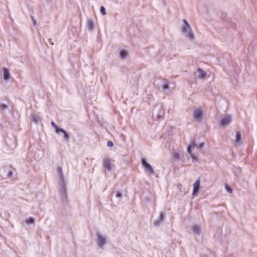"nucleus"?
Masks as SVG:
<instances>
[{
  "instance_id": "6",
  "label": "nucleus",
  "mask_w": 257,
  "mask_h": 257,
  "mask_svg": "<svg viewBox=\"0 0 257 257\" xmlns=\"http://www.w3.org/2000/svg\"><path fill=\"white\" fill-rule=\"evenodd\" d=\"M196 77L201 79H204L206 76V72L203 71L201 68H198L197 72L195 73Z\"/></svg>"
},
{
  "instance_id": "5",
  "label": "nucleus",
  "mask_w": 257,
  "mask_h": 257,
  "mask_svg": "<svg viewBox=\"0 0 257 257\" xmlns=\"http://www.w3.org/2000/svg\"><path fill=\"white\" fill-rule=\"evenodd\" d=\"M231 121V117L230 115L226 114L223 116L220 121V124L225 126L228 125Z\"/></svg>"
},
{
  "instance_id": "31",
  "label": "nucleus",
  "mask_w": 257,
  "mask_h": 257,
  "mask_svg": "<svg viewBox=\"0 0 257 257\" xmlns=\"http://www.w3.org/2000/svg\"><path fill=\"white\" fill-rule=\"evenodd\" d=\"M162 117V115L161 114H158L157 116V119H160Z\"/></svg>"
},
{
  "instance_id": "27",
  "label": "nucleus",
  "mask_w": 257,
  "mask_h": 257,
  "mask_svg": "<svg viewBox=\"0 0 257 257\" xmlns=\"http://www.w3.org/2000/svg\"><path fill=\"white\" fill-rule=\"evenodd\" d=\"M159 219L160 221H161L162 220L164 219V215L163 214V213H161L160 214V216L159 217Z\"/></svg>"
},
{
  "instance_id": "23",
  "label": "nucleus",
  "mask_w": 257,
  "mask_h": 257,
  "mask_svg": "<svg viewBox=\"0 0 257 257\" xmlns=\"http://www.w3.org/2000/svg\"><path fill=\"white\" fill-rule=\"evenodd\" d=\"M7 108V106L5 104H2L0 105V109L2 110H4Z\"/></svg>"
},
{
  "instance_id": "15",
  "label": "nucleus",
  "mask_w": 257,
  "mask_h": 257,
  "mask_svg": "<svg viewBox=\"0 0 257 257\" xmlns=\"http://www.w3.org/2000/svg\"><path fill=\"white\" fill-rule=\"evenodd\" d=\"M173 158L176 160H180L182 159L183 156L182 154H181L179 152H174L172 154Z\"/></svg>"
},
{
  "instance_id": "26",
  "label": "nucleus",
  "mask_w": 257,
  "mask_h": 257,
  "mask_svg": "<svg viewBox=\"0 0 257 257\" xmlns=\"http://www.w3.org/2000/svg\"><path fill=\"white\" fill-rule=\"evenodd\" d=\"M187 152L189 154H192V152H191V146L190 145L189 146H188L187 147Z\"/></svg>"
},
{
  "instance_id": "24",
  "label": "nucleus",
  "mask_w": 257,
  "mask_h": 257,
  "mask_svg": "<svg viewBox=\"0 0 257 257\" xmlns=\"http://www.w3.org/2000/svg\"><path fill=\"white\" fill-rule=\"evenodd\" d=\"M226 190L230 193L232 192V189L227 185L225 186Z\"/></svg>"
},
{
  "instance_id": "7",
  "label": "nucleus",
  "mask_w": 257,
  "mask_h": 257,
  "mask_svg": "<svg viewBox=\"0 0 257 257\" xmlns=\"http://www.w3.org/2000/svg\"><path fill=\"white\" fill-rule=\"evenodd\" d=\"M202 111L200 109H196L193 112V117L196 120L200 121L202 119Z\"/></svg>"
},
{
  "instance_id": "11",
  "label": "nucleus",
  "mask_w": 257,
  "mask_h": 257,
  "mask_svg": "<svg viewBox=\"0 0 257 257\" xmlns=\"http://www.w3.org/2000/svg\"><path fill=\"white\" fill-rule=\"evenodd\" d=\"M31 119L35 123H38L41 120V117L36 113H33L31 115Z\"/></svg>"
},
{
  "instance_id": "9",
  "label": "nucleus",
  "mask_w": 257,
  "mask_h": 257,
  "mask_svg": "<svg viewBox=\"0 0 257 257\" xmlns=\"http://www.w3.org/2000/svg\"><path fill=\"white\" fill-rule=\"evenodd\" d=\"M59 177V184L61 188V191L65 193V191H66V188H65L64 176H60Z\"/></svg>"
},
{
  "instance_id": "1",
  "label": "nucleus",
  "mask_w": 257,
  "mask_h": 257,
  "mask_svg": "<svg viewBox=\"0 0 257 257\" xmlns=\"http://www.w3.org/2000/svg\"><path fill=\"white\" fill-rule=\"evenodd\" d=\"M181 31L183 34L190 40L193 41L194 40L195 36L193 31L186 20H183V25L182 27Z\"/></svg>"
},
{
  "instance_id": "32",
  "label": "nucleus",
  "mask_w": 257,
  "mask_h": 257,
  "mask_svg": "<svg viewBox=\"0 0 257 257\" xmlns=\"http://www.w3.org/2000/svg\"><path fill=\"white\" fill-rule=\"evenodd\" d=\"M49 43H50V44H51L52 45H53V44H53V42H52V40H51V39H50L49 40Z\"/></svg>"
},
{
  "instance_id": "10",
  "label": "nucleus",
  "mask_w": 257,
  "mask_h": 257,
  "mask_svg": "<svg viewBox=\"0 0 257 257\" xmlns=\"http://www.w3.org/2000/svg\"><path fill=\"white\" fill-rule=\"evenodd\" d=\"M200 185V179H197L195 182L193 184V190L192 194L195 195L199 191Z\"/></svg>"
},
{
  "instance_id": "28",
  "label": "nucleus",
  "mask_w": 257,
  "mask_h": 257,
  "mask_svg": "<svg viewBox=\"0 0 257 257\" xmlns=\"http://www.w3.org/2000/svg\"><path fill=\"white\" fill-rule=\"evenodd\" d=\"M107 145L109 147H111L113 146V143L112 142L109 141V142H107Z\"/></svg>"
},
{
  "instance_id": "22",
  "label": "nucleus",
  "mask_w": 257,
  "mask_h": 257,
  "mask_svg": "<svg viewBox=\"0 0 257 257\" xmlns=\"http://www.w3.org/2000/svg\"><path fill=\"white\" fill-rule=\"evenodd\" d=\"M100 13L103 16H105L106 14L105 9L103 6H101L100 9Z\"/></svg>"
},
{
  "instance_id": "3",
  "label": "nucleus",
  "mask_w": 257,
  "mask_h": 257,
  "mask_svg": "<svg viewBox=\"0 0 257 257\" xmlns=\"http://www.w3.org/2000/svg\"><path fill=\"white\" fill-rule=\"evenodd\" d=\"M142 164L144 168L145 171L148 175H152L154 173V170L152 166L148 163L145 159L142 160Z\"/></svg>"
},
{
  "instance_id": "17",
  "label": "nucleus",
  "mask_w": 257,
  "mask_h": 257,
  "mask_svg": "<svg viewBox=\"0 0 257 257\" xmlns=\"http://www.w3.org/2000/svg\"><path fill=\"white\" fill-rule=\"evenodd\" d=\"M87 27L90 31H91L93 28V22L91 20H88L87 21Z\"/></svg>"
},
{
  "instance_id": "8",
  "label": "nucleus",
  "mask_w": 257,
  "mask_h": 257,
  "mask_svg": "<svg viewBox=\"0 0 257 257\" xmlns=\"http://www.w3.org/2000/svg\"><path fill=\"white\" fill-rule=\"evenodd\" d=\"M234 145L235 146H238L241 143V135L239 132H236L235 137L233 140Z\"/></svg>"
},
{
  "instance_id": "16",
  "label": "nucleus",
  "mask_w": 257,
  "mask_h": 257,
  "mask_svg": "<svg viewBox=\"0 0 257 257\" xmlns=\"http://www.w3.org/2000/svg\"><path fill=\"white\" fill-rule=\"evenodd\" d=\"M128 56L127 52L125 50H121L119 52V57L121 59H124Z\"/></svg>"
},
{
  "instance_id": "25",
  "label": "nucleus",
  "mask_w": 257,
  "mask_h": 257,
  "mask_svg": "<svg viewBox=\"0 0 257 257\" xmlns=\"http://www.w3.org/2000/svg\"><path fill=\"white\" fill-rule=\"evenodd\" d=\"M191 157V158L192 160H196V159H197V157L196 156V155L193 153L190 154Z\"/></svg>"
},
{
  "instance_id": "29",
  "label": "nucleus",
  "mask_w": 257,
  "mask_h": 257,
  "mask_svg": "<svg viewBox=\"0 0 257 257\" xmlns=\"http://www.w3.org/2000/svg\"><path fill=\"white\" fill-rule=\"evenodd\" d=\"M32 22L33 24L35 26L37 25V21L35 19H34L33 18H32Z\"/></svg>"
},
{
  "instance_id": "4",
  "label": "nucleus",
  "mask_w": 257,
  "mask_h": 257,
  "mask_svg": "<svg viewBox=\"0 0 257 257\" xmlns=\"http://www.w3.org/2000/svg\"><path fill=\"white\" fill-rule=\"evenodd\" d=\"M103 166L105 170L109 172L111 171L114 167V166L111 162V160L107 158L103 160Z\"/></svg>"
},
{
  "instance_id": "13",
  "label": "nucleus",
  "mask_w": 257,
  "mask_h": 257,
  "mask_svg": "<svg viewBox=\"0 0 257 257\" xmlns=\"http://www.w3.org/2000/svg\"><path fill=\"white\" fill-rule=\"evenodd\" d=\"M60 133H62L63 135V139L64 141L68 142L69 141V135L67 133V132L63 129L61 128L59 131V134Z\"/></svg>"
},
{
  "instance_id": "33",
  "label": "nucleus",
  "mask_w": 257,
  "mask_h": 257,
  "mask_svg": "<svg viewBox=\"0 0 257 257\" xmlns=\"http://www.w3.org/2000/svg\"><path fill=\"white\" fill-rule=\"evenodd\" d=\"M203 146V144H200V146H199V148H201Z\"/></svg>"
},
{
  "instance_id": "12",
  "label": "nucleus",
  "mask_w": 257,
  "mask_h": 257,
  "mask_svg": "<svg viewBox=\"0 0 257 257\" xmlns=\"http://www.w3.org/2000/svg\"><path fill=\"white\" fill-rule=\"evenodd\" d=\"M192 230L193 233L196 235H199L201 232V228L199 225H194L192 227Z\"/></svg>"
},
{
  "instance_id": "30",
  "label": "nucleus",
  "mask_w": 257,
  "mask_h": 257,
  "mask_svg": "<svg viewBox=\"0 0 257 257\" xmlns=\"http://www.w3.org/2000/svg\"><path fill=\"white\" fill-rule=\"evenodd\" d=\"M116 197H118V198H121V196H122V195L121 193H117L116 195Z\"/></svg>"
},
{
  "instance_id": "14",
  "label": "nucleus",
  "mask_w": 257,
  "mask_h": 257,
  "mask_svg": "<svg viewBox=\"0 0 257 257\" xmlns=\"http://www.w3.org/2000/svg\"><path fill=\"white\" fill-rule=\"evenodd\" d=\"M4 79L5 81H8L10 79V73L9 71L7 68L4 69Z\"/></svg>"
},
{
  "instance_id": "20",
  "label": "nucleus",
  "mask_w": 257,
  "mask_h": 257,
  "mask_svg": "<svg viewBox=\"0 0 257 257\" xmlns=\"http://www.w3.org/2000/svg\"><path fill=\"white\" fill-rule=\"evenodd\" d=\"M162 88L164 90L169 89V86L168 85V82L167 81H165L164 83L163 84Z\"/></svg>"
},
{
  "instance_id": "21",
  "label": "nucleus",
  "mask_w": 257,
  "mask_h": 257,
  "mask_svg": "<svg viewBox=\"0 0 257 257\" xmlns=\"http://www.w3.org/2000/svg\"><path fill=\"white\" fill-rule=\"evenodd\" d=\"M57 173L59 175V177L64 176L61 167H58L57 169Z\"/></svg>"
},
{
  "instance_id": "19",
  "label": "nucleus",
  "mask_w": 257,
  "mask_h": 257,
  "mask_svg": "<svg viewBox=\"0 0 257 257\" xmlns=\"http://www.w3.org/2000/svg\"><path fill=\"white\" fill-rule=\"evenodd\" d=\"M26 222L27 224H31L34 223V219L32 217H29L26 220Z\"/></svg>"
},
{
  "instance_id": "2",
  "label": "nucleus",
  "mask_w": 257,
  "mask_h": 257,
  "mask_svg": "<svg viewBox=\"0 0 257 257\" xmlns=\"http://www.w3.org/2000/svg\"><path fill=\"white\" fill-rule=\"evenodd\" d=\"M97 239L96 242L100 247H103L107 241V237L105 235L98 232L96 234Z\"/></svg>"
},
{
  "instance_id": "18",
  "label": "nucleus",
  "mask_w": 257,
  "mask_h": 257,
  "mask_svg": "<svg viewBox=\"0 0 257 257\" xmlns=\"http://www.w3.org/2000/svg\"><path fill=\"white\" fill-rule=\"evenodd\" d=\"M51 125L54 128L55 133L59 134V131L61 128L59 127L53 121L51 122Z\"/></svg>"
}]
</instances>
